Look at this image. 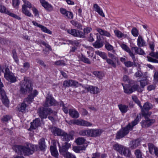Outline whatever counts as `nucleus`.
I'll list each match as a JSON object with an SVG mask.
<instances>
[{
	"instance_id": "1",
	"label": "nucleus",
	"mask_w": 158,
	"mask_h": 158,
	"mask_svg": "<svg viewBox=\"0 0 158 158\" xmlns=\"http://www.w3.org/2000/svg\"><path fill=\"white\" fill-rule=\"evenodd\" d=\"M38 146L30 143H27L26 146L17 145L16 147V152L20 155L24 156L33 154L34 151L38 148Z\"/></svg>"
},
{
	"instance_id": "2",
	"label": "nucleus",
	"mask_w": 158,
	"mask_h": 158,
	"mask_svg": "<svg viewBox=\"0 0 158 158\" xmlns=\"http://www.w3.org/2000/svg\"><path fill=\"white\" fill-rule=\"evenodd\" d=\"M139 121V116L138 115L134 121L129 123L126 127L123 128L117 132L116 139H120L127 135L129 133V131L132 130L133 127L137 125Z\"/></svg>"
},
{
	"instance_id": "3",
	"label": "nucleus",
	"mask_w": 158,
	"mask_h": 158,
	"mask_svg": "<svg viewBox=\"0 0 158 158\" xmlns=\"http://www.w3.org/2000/svg\"><path fill=\"white\" fill-rule=\"evenodd\" d=\"M152 112H146L143 111L142 114L146 119L141 122V125L142 127H148L155 122V120L154 119H150L149 118Z\"/></svg>"
},
{
	"instance_id": "4",
	"label": "nucleus",
	"mask_w": 158,
	"mask_h": 158,
	"mask_svg": "<svg viewBox=\"0 0 158 158\" xmlns=\"http://www.w3.org/2000/svg\"><path fill=\"white\" fill-rule=\"evenodd\" d=\"M32 89V85L30 81L24 79L21 82L20 90L22 93H30Z\"/></svg>"
},
{
	"instance_id": "5",
	"label": "nucleus",
	"mask_w": 158,
	"mask_h": 158,
	"mask_svg": "<svg viewBox=\"0 0 158 158\" xmlns=\"http://www.w3.org/2000/svg\"><path fill=\"white\" fill-rule=\"evenodd\" d=\"M57 102L51 94H48L46 98V100L44 106L45 107L54 106L56 105Z\"/></svg>"
},
{
	"instance_id": "6",
	"label": "nucleus",
	"mask_w": 158,
	"mask_h": 158,
	"mask_svg": "<svg viewBox=\"0 0 158 158\" xmlns=\"http://www.w3.org/2000/svg\"><path fill=\"white\" fill-rule=\"evenodd\" d=\"M4 77L7 80L11 82H15L16 81L15 77L14 74L10 72V70L8 68L5 69Z\"/></svg>"
},
{
	"instance_id": "7",
	"label": "nucleus",
	"mask_w": 158,
	"mask_h": 158,
	"mask_svg": "<svg viewBox=\"0 0 158 158\" xmlns=\"http://www.w3.org/2000/svg\"><path fill=\"white\" fill-rule=\"evenodd\" d=\"M2 87H0V95L2 97V101L6 106L8 107L9 106V101L6 95L5 91L2 88Z\"/></svg>"
},
{
	"instance_id": "8",
	"label": "nucleus",
	"mask_w": 158,
	"mask_h": 158,
	"mask_svg": "<svg viewBox=\"0 0 158 158\" xmlns=\"http://www.w3.org/2000/svg\"><path fill=\"white\" fill-rule=\"evenodd\" d=\"M2 87H0V95L2 97V101L6 106L8 107L9 106V101L6 95L5 91L2 88Z\"/></svg>"
},
{
	"instance_id": "9",
	"label": "nucleus",
	"mask_w": 158,
	"mask_h": 158,
	"mask_svg": "<svg viewBox=\"0 0 158 158\" xmlns=\"http://www.w3.org/2000/svg\"><path fill=\"white\" fill-rule=\"evenodd\" d=\"M67 32L74 37L82 38L85 37L82 31L75 29H68Z\"/></svg>"
},
{
	"instance_id": "10",
	"label": "nucleus",
	"mask_w": 158,
	"mask_h": 158,
	"mask_svg": "<svg viewBox=\"0 0 158 158\" xmlns=\"http://www.w3.org/2000/svg\"><path fill=\"white\" fill-rule=\"evenodd\" d=\"M120 46L124 50L129 53V56L131 57L133 62L135 63L136 61V59L135 56V54L133 52L130 50L127 45L124 44H120Z\"/></svg>"
},
{
	"instance_id": "11",
	"label": "nucleus",
	"mask_w": 158,
	"mask_h": 158,
	"mask_svg": "<svg viewBox=\"0 0 158 158\" xmlns=\"http://www.w3.org/2000/svg\"><path fill=\"white\" fill-rule=\"evenodd\" d=\"M74 124L82 126L88 127L92 126L91 123L82 119L75 120L73 122Z\"/></svg>"
},
{
	"instance_id": "12",
	"label": "nucleus",
	"mask_w": 158,
	"mask_h": 158,
	"mask_svg": "<svg viewBox=\"0 0 158 158\" xmlns=\"http://www.w3.org/2000/svg\"><path fill=\"white\" fill-rule=\"evenodd\" d=\"M40 1L41 5L46 10L48 11L53 10V6L48 2L45 0H40Z\"/></svg>"
},
{
	"instance_id": "13",
	"label": "nucleus",
	"mask_w": 158,
	"mask_h": 158,
	"mask_svg": "<svg viewBox=\"0 0 158 158\" xmlns=\"http://www.w3.org/2000/svg\"><path fill=\"white\" fill-rule=\"evenodd\" d=\"M85 89L88 92L94 94H97L100 92L99 89L97 87L92 85H89L86 87Z\"/></svg>"
},
{
	"instance_id": "14",
	"label": "nucleus",
	"mask_w": 158,
	"mask_h": 158,
	"mask_svg": "<svg viewBox=\"0 0 158 158\" xmlns=\"http://www.w3.org/2000/svg\"><path fill=\"white\" fill-rule=\"evenodd\" d=\"M59 148V151L60 153H63L66 152L70 147L71 145L70 143L65 142L64 144L61 147L59 142H57Z\"/></svg>"
},
{
	"instance_id": "15",
	"label": "nucleus",
	"mask_w": 158,
	"mask_h": 158,
	"mask_svg": "<svg viewBox=\"0 0 158 158\" xmlns=\"http://www.w3.org/2000/svg\"><path fill=\"white\" fill-rule=\"evenodd\" d=\"M120 154L127 157H131V152L129 149L123 146L120 151Z\"/></svg>"
},
{
	"instance_id": "16",
	"label": "nucleus",
	"mask_w": 158,
	"mask_h": 158,
	"mask_svg": "<svg viewBox=\"0 0 158 158\" xmlns=\"http://www.w3.org/2000/svg\"><path fill=\"white\" fill-rule=\"evenodd\" d=\"M120 154L127 157H131V152L129 149L123 146L120 151Z\"/></svg>"
},
{
	"instance_id": "17",
	"label": "nucleus",
	"mask_w": 158,
	"mask_h": 158,
	"mask_svg": "<svg viewBox=\"0 0 158 158\" xmlns=\"http://www.w3.org/2000/svg\"><path fill=\"white\" fill-rule=\"evenodd\" d=\"M51 132L55 136H61L63 131L61 129L56 127H52L51 129Z\"/></svg>"
},
{
	"instance_id": "18",
	"label": "nucleus",
	"mask_w": 158,
	"mask_h": 158,
	"mask_svg": "<svg viewBox=\"0 0 158 158\" xmlns=\"http://www.w3.org/2000/svg\"><path fill=\"white\" fill-rule=\"evenodd\" d=\"M90 137H96L99 136L102 133V131L98 129H90Z\"/></svg>"
},
{
	"instance_id": "19",
	"label": "nucleus",
	"mask_w": 158,
	"mask_h": 158,
	"mask_svg": "<svg viewBox=\"0 0 158 158\" xmlns=\"http://www.w3.org/2000/svg\"><path fill=\"white\" fill-rule=\"evenodd\" d=\"M39 115L41 118H46L47 116V113L46 109L43 107L40 108L38 111Z\"/></svg>"
},
{
	"instance_id": "20",
	"label": "nucleus",
	"mask_w": 158,
	"mask_h": 158,
	"mask_svg": "<svg viewBox=\"0 0 158 158\" xmlns=\"http://www.w3.org/2000/svg\"><path fill=\"white\" fill-rule=\"evenodd\" d=\"M61 136L63 137L62 139L64 141H69L71 139H73V135L70 133L67 134V133L63 131Z\"/></svg>"
},
{
	"instance_id": "21",
	"label": "nucleus",
	"mask_w": 158,
	"mask_h": 158,
	"mask_svg": "<svg viewBox=\"0 0 158 158\" xmlns=\"http://www.w3.org/2000/svg\"><path fill=\"white\" fill-rule=\"evenodd\" d=\"M51 152L52 156L56 158H58L59 154L56 146H50Z\"/></svg>"
},
{
	"instance_id": "22",
	"label": "nucleus",
	"mask_w": 158,
	"mask_h": 158,
	"mask_svg": "<svg viewBox=\"0 0 158 158\" xmlns=\"http://www.w3.org/2000/svg\"><path fill=\"white\" fill-rule=\"evenodd\" d=\"M93 8L95 11L97 12L100 15L104 17L105 15L102 10L100 6L97 4H94Z\"/></svg>"
},
{
	"instance_id": "23",
	"label": "nucleus",
	"mask_w": 158,
	"mask_h": 158,
	"mask_svg": "<svg viewBox=\"0 0 158 158\" xmlns=\"http://www.w3.org/2000/svg\"><path fill=\"white\" fill-rule=\"evenodd\" d=\"M69 114L70 116L74 118H77L79 116L78 112L74 109H69Z\"/></svg>"
},
{
	"instance_id": "24",
	"label": "nucleus",
	"mask_w": 158,
	"mask_h": 158,
	"mask_svg": "<svg viewBox=\"0 0 158 158\" xmlns=\"http://www.w3.org/2000/svg\"><path fill=\"white\" fill-rule=\"evenodd\" d=\"M40 120L39 118H37L34 120L31 123V128L32 129H35L40 125Z\"/></svg>"
},
{
	"instance_id": "25",
	"label": "nucleus",
	"mask_w": 158,
	"mask_h": 158,
	"mask_svg": "<svg viewBox=\"0 0 158 158\" xmlns=\"http://www.w3.org/2000/svg\"><path fill=\"white\" fill-rule=\"evenodd\" d=\"M152 105L150 103L148 102L145 103L143 105V107H142V108H141L142 113L143 111L145 112H148L147 111L152 108Z\"/></svg>"
},
{
	"instance_id": "26",
	"label": "nucleus",
	"mask_w": 158,
	"mask_h": 158,
	"mask_svg": "<svg viewBox=\"0 0 158 158\" xmlns=\"http://www.w3.org/2000/svg\"><path fill=\"white\" fill-rule=\"evenodd\" d=\"M140 144V141L139 139H135L130 142V148L132 149L136 148Z\"/></svg>"
},
{
	"instance_id": "27",
	"label": "nucleus",
	"mask_w": 158,
	"mask_h": 158,
	"mask_svg": "<svg viewBox=\"0 0 158 158\" xmlns=\"http://www.w3.org/2000/svg\"><path fill=\"white\" fill-rule=\"evenodd\" d=\"M131 49L132 50H134L135 51V54L141 55L145 54V53L143 49L137 47H133L131 48Z\"/></svg>"
},
{
	"instance_id": "28",
	"label": "nucleus",
	"mask_w": 158,
	"mask_h": 158,
	"mask_svg": "<svg viewBox=\"0 0 158 158\" xmlns=\"http://www.w3.org/2000/svg\"><path fill=\"white\" fill-rule=\"evenodd\" d=\"M137 45L139 47L144 46L146 45L144 40L140 35H139L138 36L137 40Z\"/></svg>"
},
{
	"instance_id": "29",
	"label": "nucleus",
	"mask_w": 158,
	"mask_h": 158,
	"mask_svg": "<svg viewBox=\"0 0 158 158\" xmlns=\"http://www.w3.org/2000/svg\"><path fill=\"white\" fill-rule=\"evenodd\" d=\"M96 30L101 35H104L109 37L111 36L109 32L101 28H97Z\"/></svg>"
},
{
	"instance_id": "30",
	"label": "nucleus",
	"mask_w": 158,
	"mask_h": 158,
	"mask_svg": "<svg viewBox=\"0 0 158 158\" xmlns=\"http://www.w3.org/2000/svg\"><path fill=\"white\" fill-rule=\"evenodd\" d=\"M79 134L82 136L90 137V129H83L79 131Z\"/></svg>"
},
{
	"instance_id": "31",
	"label": "nucleus",
	"mask_w": 158,
	"mask_h": 158,
	"mask_svg": "<svg viewBox=\"0 0 158 158\" xmlns=\"http://www.w3.org/2000/svg\"><path fill=\"white\" fill-rule=\"evenodd\" d=\"M114 33L115 35L118 38H121L124 37V38H127L128 36L127 34L123 33L121 31L118 30H114Z\"/></svg>"
},
{
	"instance_id": "32",
	"label": "nucleus",
	"mask_w": 158,
	"mask_h": 158,
	"mask_svg": "<svg viewBox=\"0 0 158 158\" xmlns=\"http://www.w3.org/2000/svg\"><path fill=\"white\" fill-rule=\"evenodd\" d=\"M78 57L80 60L84 63L88 64H90L91 63L89 60L82 54H79Z\"/></svg>"
},
{
	"instance_id": "33",
	"label": "nucleus",
	"mask_w": 158,
	"mask_h": 158,
	"mask_svg": "<svg viewBox=\"0 0 158 158\" xmlns=\"http://www.w3.org/2000/svg\"><path fill=\"white\" fill-rule=\"evenodd\" d=\"M122 84L123 86L124 92L125 93L130 94L132 93V91L131 89V84L126 85L125 86L124 85L123 83Z\"/></svg>"
},
{
	"instance_id": "34",
	"label": "nucleus",
	"mask_w": 158,
	"mask_h": 158,
	"mask_svg": "<svg viewBox=\"0 0 158 158\" xmlns=\"http://www.w3.org/2000/svg\"><path fill=\"white\" fill-rule=\"evenodd\" d=\"M118 107L121 112L123 113H126L128 109V106L125 105H119Z\"/></svg>"
},
{
	"instance_id": "35",
	"label": "nucleus",
	"mask_w": 158,
	"mask_h": 158,
	"mask_svg": "<svg viewBox=\"0 0 158 158\" xmlns=\"http://www.w3.org/2000/svg\"><path fill=\"white\" fill-rule=\"evenodd\" d=\"M39 146L41 150H43L45 148L46 146L44 139L42 138L40 140L39 143Z\"/></svg>"
},
{
	"instance_id": "36",
	"label": "nucleus",
	"mask_w": 158,
	"mask_h": 158,
	"mask_svg": "<svg viewBox=\"0 0 158 158\" xmlns=\"http://www.w3.org/2000/svg\"><path fill=\"white\" fill-rule=\"evenodd\" d=\"M30 65L29 63L25 62L23 64V68L20 69V71L21 73H25L27 71L29 68Z\"/></svg>"
},
{
	"instance_id": "37",
	"label": "nucleus",
	"mask_w": 158,
	"mask_h": 158,
	"mask_svg": "<svg viewBox=\"0 0 158 158\" xmlns=\"http://www.w3.org/2000/svg\"><path fill=\"white\" fill-rule=\"evenodd\" d=\"M27 106V105L25 103L24 101L22 103L18 108V110L19 111L22 112H25L26 108Z\"/></svg>"
},
{
	"instance_id": "38",
	"label": "nucleus",
	"mask_w": 158,
	"mask_h": 158,
	"mask_svg": "<svg viewBox=\"0 0 158 158\" xmlns=\"http://www.w3.org/2000/svg\"><path fill=\"white\" fill-rule=\"evenodd\" d=\"M131 89L132 91V92L134 91L137 90L139 92H141L142 90L139 89V87L135 82H134L133 85H131Z\"/></svg>"
},
{
	"instance_id": "39",
	"label": "nucleus",
	"mask_w": 158,
	"mask_h": 158,
	"mask_svg": "<svg viewBox=\"0 0 158 158\" xmlns=\"http://www.w3.org/2000/svg\"><path fill=\"white\" fill-rule=\"evenodd\" d=\"M23 1L24 3V4L22 5V8L24 7L26 8H31L34 6L30 2L26 0H23Z\"/></svg>"
},
{
	"instance_id": "40",
	"label": "nucleus",
	"mask_w": 158,
	"mask_h": 158,
	"mask_svg": "<svg viewBox=\"0 0 158 158\" xmlns=\"http://www.w3.org/2000/svg\"><path fill=\"white\" fill-rule=\"evenodd\" d=\"M123 146L121 145L116 143L114 145L113 147L114 150L120 153Z\"/></svg>"
},
{
	"instance_id": "41",
	"label": "nucleus",
	"mask_w": 158,
	"mask_h": 158,
	"mask_svg": "<svg viewBox=\"0 0 158 158\" xmlns=\"http://www.w3.org/2000/svg\"><path fill=\"white\" fill-rule=\"evenodd\" d=\"M106 61L111 66V67L114 68H116V64L113 60L107 58L106 59Z\"/></svg>"
},
{
	"instance_id": "42",
	"label": "nucleus",
	"mask_w": 158,
	"mask_h": 158,
	"mask_svg": "<svg viewBox=\"0 0 158 158\" xmlns=\"http://www.w3.org/2000/svg\"><path fill=\"white\" fill-rule=\"evenodd\" d=\"M26 8H22V12L26 15L28 17H33V16L31 13Z\"/></svg>"
},
{
	"instance_id": "43",
	"label": "nucleus",
	"mask_w": 158,
	"mask_h": 158,
	"mask_svg": "<svg viewBox=\"0 0 158 158\" xmlns=\"http://www.w3.org/2000/svg\"><path fill=\"white\" fill-rule=\"evenodd\" d=\"M46 109V112L47 113V115L48 114H52L54 117L57 116V112L56 111L53 110L50 108Z\"/></svg>"
},
{
	"instance_id": "44",
	"label": "nucleus",
	"mask_w": 158,
	"mask_h": 158,
	"mask_svg": "<svg viewBox=\"0 0 158 158\" xmlns=\"http://www.w3.org/2000/svg\"><path fill=\"white\" fill-rule=\"evenodd\" d=\"M95 53L97 55H99L101 57L104 59H106L107 56L106 53L100 51H96L95 52Z\"/></svg>"
},
{
	"instance_id": "45",
	"label": "nucleus",
	"mask_w": 158,
	"mask_h": 158,
	"mask_svg": "<svg viewBox=\"0 0 158 158\" xmlns=\"http://www.w3.org/2000/svg\"><path fill=\"white\" fill-rule=\"evenodd\" d=\"M85 141V139L83 137H79L76 140V142L77 145H82L84 144Z\"/></svg>"
},
{
	"instance_id": "46",
	"label": "nucleus",
	"mask_w": 158,
	"mask_h": 158,
	"mask_svg": "<svg viewBox=\"0 0 158 158\" xmlns=\"http://www.w3.org/2000/svg\"><path fill=\"white\" fill-rule=\"evenodd\" d=\"M148 146L150 153L151 154L154 153V151H155V148L157 147H155L153 144L151 143L148 144Z\"/></svg>"
},
{
	"instance_id": "47",
	"label": "nucleus",
	"mask_w": 158,
	"mask_h": 158,
	"mask_svg": "<svg viewBox=\"0 0 158 158\" xmlns=\"http://www.w3.org/2000/svg\"><path fill=\"white\" fill-rule=\"evenodd\" d=\"M8 12L6 7L0 2V12L7 14Z\"/></svg>"
},
{
	"instance_id": "48",
	"label": "nucleus",
	"mask_w": 158,
	"mask_h": 158,
	"mask_svg": "<svg viewBox=\"0 0 158 158\" xmlns=\"http://www.w3.org/2000/svg\"><path fill=\"white\" fill-rule=\"evenodd\" d=\"M93 45L95 48H98L102 47L103 44L99 41H97L93 44Z\"/></svg>"
},
{
	"instance_id": "49",
	"label": "nucleus",
	"mask_w": 158,
	"mask_h": 158,
	"mask_svg": "<svg viewBox=\"0 0 158 158\" xmlns=\"http://www.w3.org/2000/svg\"><path fill=\"white\" fill-rule=\"evenodd\" d=\"M135 154L136 158H143L142 154L139 149H136L135 151Z\"/></svg>"
},
{
	"instance_id": "50",
	"label": "nucleus",
	"mask_w": 158,
	"mask_h": 158,
	"mask_svg": "<svg viewBox=\"0 0 158 158\" xmlns=\"http://www.w3.org/2000/svg\"><path fill=\"white\" fill-rule=\"evenodd\" d=\"M64 156L66 158H76L75 155L68 152L64 154Z\"/></svg>"
},
{
	"instance_id": "51",
	"label": "nucleus",
	"mask_w": 158,
	"mask_h": 158,
	"mask_svg": "<svg viewBox=\"0 0 158 158\" xmlns=\"http://www.w3.org/2000/svg\"><path fill=\"white\" fill-rule=\"evenodd\" d=\"M41 28V31L45 33L51 34H52V31L49 30L47 28L42 25H41L40 27Z\"/></svg>"
},
{
	"instance_id": "52",
	"label": "nucleus",
	"mask_w": 158,
	"mask_h": 158,
	"mask_svg": "<svg viewBox=\"0 0 158 158\" xmlns=\"http://www.w3.org/2000/svg\"><path fill=\"white\" fill-rule=\"evenodd\" d=\"M131 33L132 35L134 37H137L139 35L138 30L135 27H133L131 30Z\"/></svg>"
},
{
	"instance_id": "53",
	"label": "nucleus",
	"mask_w": 158,
	"mask_h": 158,
	"mask_svg": "<svg viewBox=\"0 0 158 158\" xmlns=\"http://www.w3.org/2000/svg\"><path fill=\"white\" fill-rule=\"evenodd\" d=\"M132 98L133 100L141 108H142V106L141 105L140 102L138 99L137 97L135 95L132 96Z\"/></svg>"
},
{
	"instance_id": "54",
	"label": "nucleus",
	"mask_w": 158,
	"mask_h": 158,
	"mask_svg": "<svg viewBox=\"0 0 158 158\" xmlns=\"http://www.w3.org/2000/svg\"><path fill=\"white\" fill-rule=\"evenodd\" d=\"M34 98L32 97L31 94H30L28 95V97L26 98L24 100V102H27L29 104L31 103L32 102Z\"/></svg>"
},
{
	"instance_id": "55",
	"label": "nucleus",
	"mask_w": 158,
	"mask_h": 158,
	"mask_svg": "<svg viewBox=\"0 0 158 158\" xmlns=\"http://www.w3.org/2000/svg\"><path fill=\"white\" fill-rule=\"evenodd\" d=\"M71 23L74 26L77 28H80L82 27V25L81 24L75 21L74 20H72L71 21Z\"/></svg>"
},
{
	"instance_id": "56",
	"label": "nucleus",
	"mask_w": 158,
	"mask_h": 158,
	"mask_svg": "<svg viewBox=\"0 0 158 158\" xmlns=\"http://www.w3.org/2000/svg\"><path fill=\"white\" fill-rule=\"evenodd\" d=\"M13 56L15 61L17 64L19 63V59L18 58L16 52L15 50H13L12 51Z\"/></svg>"
},
{
	"instance_id": "57",
	"label": "nucleus",
	"mask_w": 158,
	"mask_h": 158,
	"mask_svg": "<svg viewBox=\"0 0 158 158\" xmlns=\"http://www.w3.org/2000/svg\"><path fill=\"white\" fill-rule=\"evenodd\" d=\"M71 80H66L64 81L63 85L65 87H69L71 86Z\"/></svg>"
},
{
	"instance_id": "58",
	"label": "nucleus",
	"mask_w": 158,
	"mask_h": 158,
	"mask_svg": "<svg viewBox=\"0 0 158 158\" xmlns=\"http://www.w3.org/2000/svg\"><path fill=\"white\" fill-rule=\"evenodd\" d=\"M31 8L35 16L39 17V14L38 10L34 6H33Z\"/></svg>"
},
{
	"instance_id": "59",
	"label": "nucleus",
	"mask_w": 158,
	"mask_h": 158,
	"mask_svg": "<svg viewBox=\"0 0 158 158\" xmlns=\"http://www.w3.org/2000/svg\"><path fill=\"white\" fill-rule=\"evenodd\" d=\"M105 48L108 51H112L113 50L114 47L109 43H106L105 45Z\"/></svg>"
},
{
	"instance_id": "60",
	"label": "nucleus",
	"mask_w": 158,
	"mask_h": 158,
	"mask_svg": "<svg viewBox=\"0 0 158 158\" xmlns=\"http://www.w3.org/2000/svg\"><path fill=\"white\" fill-rule=\"evenodd\" d=\"M19 3V0H13L12 5L15 8L17 9L18 8Z\"/></svg>"
},
{
	"instance_id": "61",
	"label": "nucleus",
	"mask_w": 158,
	"mask_h": 158,
	"mask_svg": "<svg viewBox=\"0 0 158 158\" xmlns=\"http://www.w3.org/2000/svg\"><path fill=\"white\" fill-rule=\"evenodd\" d=\"M66 18L69 19H73V13L70 11H68L64 16Z\"/></svg>"
},
{
	"instance_id": "62",
	"label": "nucleus",
	"mask_w": 158,
	"mask_h": 158,
	"mask_svg": "<svg viewBox=\"0 0 158 158\" xmlns=\"http://www.w3.org/2000/svg\"><path fill=\"white\" fill-rule=\"evenodd\" d=\"M7 15L17 19L20 20L21 19V18L18 16L16 15L13 13L10 12L9 11Z\"/></svg>"
},
{
	"instance_id": "63",
	"label": "nucleus",
	"mask_w": 158,
	"mask_h": 158,
	"mask_svg": "<svg viewBox=\"0 0 158 158\" xmlns=\"http://www.w3.org/2000/svg\"><path fill=\"white\" fill-rule=\"evenodd\" d=\"M124 65L127 67H130L133 66L134 64L131 61H128L124 63Z\"/></svg>"
},
{
	"instance_id": "64",
	"label": "nucleus",
	"mask_w": 158,
	"mask_h": 158,
	"mask_svg": "<svg viewBox=\"0 0 158 158\" xmlns=\"http://www.w3.org/2000/svg\"><path fill=\"white\" fill-rule=\"evenodd\" d=\"M153 51H152V52L150 53V55L151 56L154 57L157 59H158V52H155Z\"/></svg>"
}]
</instances>
